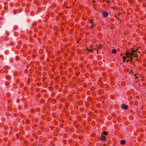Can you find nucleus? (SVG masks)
<instances>
[{"instance_id": "nucleus-17", "label": "nucleus", "mask_w": 146, "mask_h": 146, "mask_svg": "<svg viewBox=\"0 0 146 146\" xmlns=\"http://www.w3.org/2000/svg\"><path fill=\"white\" fill-rule=\"evenodd\" d=\"M90 22L91 23H93V21L92 20H90Z\"/></svg>"}, {"instance_id": "nucleus-7", "label": "nucleus", "mask_w": 146, "mask_h": 146, "mask_svg": "<svg viewBox=\"0 0 146 146\" xmlns=\"http://www.w3.org/2000/svg\"><path fill=\"white\" fill-rule=\"evenodd\" d=\"M125 55L127 57L129 56L128 55L130 56V53L129 52H127L125 53Z\"/></svg>"}, {"instance_id": "nucleus-1", "label": "nucleus", "mask_w": 146, "mask_h": 146, "mask_svg": "<svg viewBox=\"0 0 146 146\" xmlns=\"http://www.w3.org/2000/svg\"><path fill=\"white\" fill-rule=\"evenodd\" d=\"M102 14L104 18L107 17L108 15V13L106 11H104L102 12Z\"/></svg>"}, {"instance_id": "nucleus-27", "label": "nucleus", "mask_w": 146, "mask_h": 146, "mask_svg": "<svg viewBox=\"0 0 146 146\" xmlns=\"http://www.w3.org/2000/svg\"><path fill=\"white\" fill-rule=\"evenodd\" d=\"M131 113H132V110H131Z\"/></svg>"}, {"instance_id": "nucleus-20", "label": "nucleus", "mask_w": 146, "mask_h": 146, "mask_svg": "<svg viewBox=\"0 0 146 146\" xmlns=\"http://www.w3.org/2000/svg\"><path fill=\"white\" fill-rule=\"evenodd\" d=\"M125 56H123V57H122V58L123 59H125Z\"/></svg>"}, {"instance_id": "nucleus-32", "label": "nucleus", "mask_w": 146, "mask_h": 146, "mask_svg": "<svg viewBox=\"0 0 146 146\" xmlns=\"http://www.w3.org/2000/svg\"><path fill=\"white\" fill-rule=\"evenodd\" d=\"M103 1L104 2L105 1V0H103Z\"/></svg>"}, {"instance_id": "nucleus-31", "label": "nucleus", "mask_w": 146, "mask_h": 146, "mask_svg": "<svg viewBox=\"0 0 146 146\" xmlns=\"http://www.w3.org/2000/svg\"><path fill=\"white\" fill-rule=\"evenodd\" d=\"M136 55H135V57H136Z\"/></svg>"}, {"instance_id": "nucleus-12", "label": "nucleus", "mask_w": 146, "mask_h": 146, "mask_svg": "<svg viewBox=\"0 0 146 146\" xmlns=\"http://www.w3.org/2000/svg\"><path fill=\"white\" fill-rule=\"evenodd\" d=\"M131 50L133 51V52H136V50H135L134 49H132Z\"/></svg>"}, {"instance_id": "nucleus-21", "label": "nucleus", "mask_w": 146, "mask_h": 146, "mask_svg": "<svg viewBox=\"0 0 146 146\" xmlns=\"http://www.w3.org/2000/svg\"><path fill=\"white\" fill-rule=\"evenodd\" d=\"M97 54H98V50H97Z\"/></svg>"}, {"instance_id": "nucleus-22", "label": "nucleus", "mask_w": 146, "mask_h": 146, "mask_svg": "<svg viewBox=\"0 0 146 146\" xmlns=\"http://www.w3.org/2000/svg\"><path fill=\"white\" fill-rule=\"evenodd\" d=\"M99 104H97V106H98H98H99Z\"/></svg>"}, {"instance_id": "nucleus-16", "label": "nucleus", "mask_w": 146, "mask_h": 146, "mask_svg": "<svg viewBox=\"0 0 146 146\" xmlns=\"http://www.w3.org/2000/svg\"><path fill=\"white\" fill-rule=\"evenodd\" d=\"M10 44L12 46L14 45V43L13 42H11L10 43Z\"/></svg>"}, {"instance_id": "nucleus-5", "label": "nucleus", "mask_w": 146, "mask_h": 146, "mask_svg": "<svg viewBox=\"0 0 146 146\" xmlns=\"http://www.w3.org/2000/svg\"><path fill=\"white\" fill-rule=\"evenodd\" d=\"M126 58H129L130 60H132V59H133V56H131V55L129 56H127V57H126Z\"/></svg>"}, {"instance_id": "nucleus-11", "label": "nucleus", "mask_w": 146, "mask_h": 146, "mask_svg": "<svg viewBox=\"0 0 146 146\" xmlns=\"http://www.w3.org/2000/svg\"><path fill=\"white\" fill-rule=\"evenodd\" d=\"M15 59L17 60H18L19 59V57L18 56H16L15 57Z\"/></svg>"}, {"instance_id": "nucleus-8", "label": "nucleus", "mask_w": 146, "mask_h": 146, "mask_svg": "<svg viewBox=\"0 0 146 146\" xmlns=\"http://www.w3.org/2000/svg\"><path fill=\"white\" fill-rule=\"evenodd\" d=\"M94 25H94L93 24H92V25L90 27V29H92L93 28H94Z\"/></svg>"}, {"instance_id": "nucleus-10", "label": "nucleus", "mask_w": 146, "mask_h": 146, "mask_svg": "<svg viewBox=\"0 0 146 146\" xmlns=\"http://www.w3.org/2000/svg\"><path fill=\"white\" fill-rule=\"evenodd\" d=\"M103 134L105 135H107L108 134V133L106 131H104V132H103Z\"/></svg>"}, {"instance_id": "nucleus-4", "label": "nucleus", "mask_w": 146, "mask_h": 146, "mask_svg": "<svg viewBox=\"0 0 146 146\" xmlns=\"http://www.w3.org/2000/svg\"><path fill=\"white\" fill-rule=\"evenodd\" d=\"M125 143V140H121L120 142V144L121 145H124Z\"/></svg>"}, {"instance_id": "nucleus-26", "label": "nucleus", "mask_w": 146, "mask_h": 146, "mask_svg": "<svg viewBox=\"0 0 146 146\" xmlns=\"http://www.w3.org/2000/svg\"><path fill=\"white\" fill-rule=\"evenodd\" d=\"M104 101H102V103H104Z\"/></svg>"}, {"instance_id": "nucleus-23", "label": "nucleus", "mask_w": 146, "mask_h": 146, "mask_svg": "<svg viewBox=\"0 0 146 146\" xmlns=\"http://www.w3.org/2000/svg\"><path fill=\"white\" fill-rule=\"evenodd\" d=\"M137 98H138V99H139V97L138 96H137Z\"/></svg>"}, {"instance_id": "nucleus-3", "label": "nucleus", "mask_w": 146, "mask_h": 146, "mask_svg": "<svg viewBox=\"0 0 146 146\" xmlns=\"http://www.w3.org/2000/svg\"><path fill=\"white\" fill-rule=\"evenodd\" d=\"M100 140H103L104 141H105L106 140V137L104 135L102 134L101 137H100Z\"/></svg>"}, {"instance_id": "nucleus-14", "label": "nucleus", "mask_w": 146, "mask_h": 146, "mask_svg": "<svg viewBox=\"0 0 146 146\" xmlns=\"http://www.w3.org/2000/svg\"><path fill=\"white\" fill-rule=\"evenodd\" d=\"M89 51L90 52H91L92 53L93 52V50L91 49H89Z\"/></svg>"}, {"instance_id": "nucleus-2", "label": "nucleus", "mask_w": 146, "mask_h": 146, "mask_svg": "<svg viewBox=\"0 0 146 146\" xmlns=\"http://www.w3.org/2000/svg\"><path fill=\"white\" fill-rule=\"evenodd\" d=\"M121 107L122 109L126 110L128 109V107L127 105L123 104L121 105Z\"/></svg>"}, {"instance_id": "nucleus-24", "label": "nucleus", "mask_w": 146, "mask_h": 146, "mask_svg": "<svg viewBox=\"0 0 146 146\" xmlns=\"http://www.w3.org/2000/svg\"><path fill=\"white\" fill-rule=\"evenodd\" d=\"M129 62V60H127L126 61V62Z\"/></svg>"}, {"instance_id": "nucleus-19", "label": "nucleus", "mask_w": 146, "mask_h": 146, "mask_svg": "<svg viewBox=\"0 0 146 146\" xmlns=\"http://www.w3.org/2000/svg\"><path fill=\"white\" fill-rule=\"evenodd\" d=\"M125 59H123V62H125Z\"/></svg>"}, {"instance_id": "nucleus-29", "label": "nucleus", "mask_w": 146, "mask_h": 146, "mask_svg": "<svg viewBox=\"0 0 146 146\" xmlns=\"http://www.w3.org/2000/svg\"><path fill=\"white\" fill-rule=\"evenodd\" d=\"M136 78H138V77H137V76H136Z\"/></svg>"}, {"instance_id": "nucleus-13", "label": "nucleus", "mask_w": 146, "mask_h": 146, "mask_svg": "<svg viewBox=\"0 0 146 146\" xmlns=\"http://www.w3.org/2000/svg\"><path fill=\"white\" fill-rule=\"evenodd\" d=\"M102 45L101 44H100L99 46H98V48H100L101 47H102Z\"/></svg>"}, {"instance_id": "nucleus-6", "label": "nucleus", "mask_w": 146, "mask_h": 146, "mask_svg": "<svg viewBox=\"0 0 146 146\" xmlns=\"http://www.w3.org/2000/svg\"><path fill=\"white\" fill-rule=\"evenodd\" d=\"M112 52L113 54H115L116 52V49H114L112 50Z\"/></svg>"}, {"instance_id": "nucleus-30", "label": "nucleus", "mask_w": 146, "mask_h": 146, "mask_svg": "<svg viewBox=\"0 0 146 146\" xmlns=\"http://www.w3.org/2000/svg\"><path fill=\"white\" fill-rule=\"evenodd\" d=\"M96 49V48H94V50H95Z\"/></svg>"}, {"instance_id": "nucleus-9", "label": "nucleus", "mask_w": 146, "mask_h": 146, "mask_svg": "<svg viewBox=\"0 0 146 146\" xmlns=\"http://www.w3.org/2000/svg\"><path fill=\"white\" fill-rule=\"evenodd\" d=\"M130 53V55L133 56L134 55V52H133V51L131 50V52Z\"/></svg>"}, {"instance_id": "nucleus-28", "label": "nucleus", "mask_w": 146, "mask_h": 146, "mask_svg": "<svg viewBox=\"0 0 146 146\" xmlns=\"http://www.w3.org/2000/svg\"><path fill=\"white\" fill-rule=\"evenodd\" d=\"M77 43H79V42L78 41H77Z\"/></svg>"}, {"instance_id": "nucleus-18", "label": "nucleus", "mask_w": 146, "mask_h": 146, "mask_svg": "<svg viewBox=\"0 0 146 146\" xmlns=\"http://www.w3.org/2000/svg\"><path fill=\"white\" fill-rule=\"evenodd\" d=\"M86 50H88V51H89V49L88 48H86Z\"/></svg>"}, {"instance_id": "nucleus-15", "label": "nucleus", "mask_w": 146, "mask_h": 146, "mask_svg": "<svg viewBox=\"0 0 146 146\" xmlns=\"http://www.w3.org/2000/svg\"><path fill=\"white\" fill-rule=\"evenodd\" d=\"M14 75L15 76H16L17 75V73L16 72H15L14 73Z\"/></svg>"}, {"instance_id": "nucleus-25", "label": "nucleus", "mask_w": 146, "mask_h": 146, "mask_svg": "<svg viewBox=\"0 0 146 146\" xmlns=\"http://www.w3.org/2000/svg\"><path fill=\"white\" fill-rule=\"evenodd\" d=\"M122 55H123V54H121V56H122Z\"/></svg>"}]
</instances>
